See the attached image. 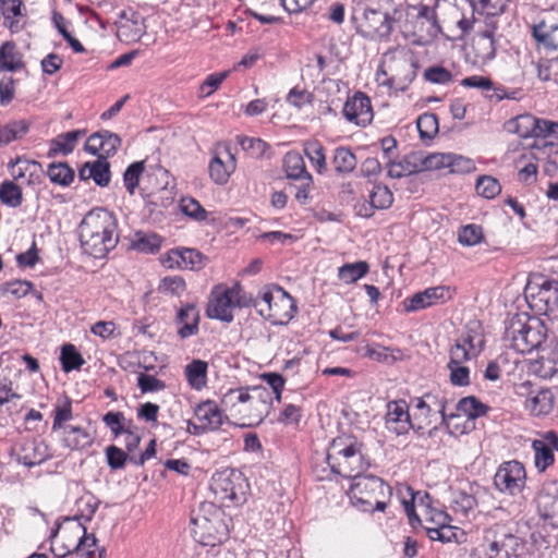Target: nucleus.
Here are the masks:
<instances>
[{"label":"nucleus","mask_w":558,"mask_h":558,"mask_svg":"<svg viewBox=\"0 0 558 558\" xmlns=\"http://www.w3.org/2000/svg\"><path fill=\"white\" fill-rule=\"evenodd\" d=\"M114 217L105 209L88 213L80 225L83 250L95 258L105 257L118 243Z\"/></svg>","instance_id":"obj_1"},{"label":"nucleus","mask_w":558,"mask_h":558,"mask_svg":"<svg viewBox=\"0 0 558 558\" xmlns=\"http://www.w3.org/2000/svg\"><path fill=\"white\" fill-rule=\"evenodd\" d=\"M545 323L525 313L513 315L507 323L504 340L514 351L525 354L539 350L547 341Z\"/></svg>","instance_id":"obj_2"},{"label":"nucleus","mask_w":558,"mask_h":558,"mask_svg":"<svg viewBox=\"0 0 558 558\" xmlns=\"http://www.w3.org/2000/svg\"><path fill=\"white\" fill-rule=\"evenodd\" d=\"M326 461L333 474L352 481L367 468L361 445L350 437L335 438L328 448Z\"/></svg>","instance_id":"obj_3"},{"label":"nucleus","mask_w":558,"mask_h":558,"mask_svg":"<svg viewBox=\"0 0 558 558\" xmlns=\"http://www.w3.org/2000/svg\"><path fill=\"white\" fill-rule=\"evenodd\" d=\"M390 496V486L372 474L357 476L349 488L352 505L363 512L385 511Z\"/></svg>","instance_id":"obj_4"},{"label":"nucleus","mask_w":558,"mask_h":558,"mask_svg":"<svg viewBox=\"0 0 558 558\" xmlns=\"http://www.w3.org/2000/svg\"><path fill=\"white\" fill-rule=\"evenodd\" d=\"M191 534L202 546L215 547L228 537L227 526L220 518V510L213 504L203 505L201 511L191 517Z\"/></svg>","instance_id":"obj_5"},{"label":"nucleus","mask_w":558,"mask_h":558,"mask_svg":"<svg viewBox=\"0 0 558 558\" xmlns=\"http://www.w3.org/2000/svg\"><path fill=\"white\" fill-rule=\"evenodd\" d=\"M260 307L258 314L274 325L288 324L296 313L294 299L281 287H264L259 292Z\"/></svg>","instance_id":"obj_6"},{"label":"nucleus","mask_w":558,"mask_h":558,"mask_svg":"<svg viewBox=\"0 0 558 558\" xmlns=\"http://www.w3.org/2000/svg\"><path fill=\"white\" fill-rule=\"evenodd\" d=\"M247 483L235 469H223L211 476L210 489L217 501L225 507L239 506L246 500Z\"/></svg>","instance_id":"obj_7"},{"label":"nucleus","mask_w":558,"mask_h":558,"mask_svg":"<svg viewBox=\"0 0 558 558\" xmlns=\"http://www.w3.org/2000/svg\"><path fill=\"white\" fill-rule=\"evenodd\" d=\"M525 296L531 307L549 315L558 312V280L537 277L530 280L525 288Z\"/></svg>","instance_id":"obj_8"},{"label":"nucleus","mask_w":558,"mask_h":558,"mask_svg":"<svg viewBox=\"0 0 558 558\" xmlns=\"http://www.w3.org/2000/svg\"><path fill=\"white\" fill-rule=\"evenodd\" d=\"M354 19L357 33L372 40L388 38L395 22L388 11L373 7L372 2L364 8L361 17Z\"/></svg>","instance_id":"obj_9"},{"label":"nucleus","mask_w":558,"mask_h":558,"mask_svg":"<svg viewBox=\"0 0 558 558\" xmlns=\"http://www.w3.org/2000/svg\"><path fill=\"white\" fill-rule=\"evenodd\" d=\"M482 547L487 558H512L518 538L506 525L496 523L485 529Z\"/></svg>","instance_id":"obj_10"},{"label":"nucleus","mask_w":558,"mask_h":558,"mask_svg":"<svg viewBox=\"0 0 558 558\" xmlns=\"http://www.w3.org/2000/svg\"><path fill=\"white\" fill-rule=\"evenodd\" d=\"M494 485L498 492L505 495L521 494L526 485L524 465L517 460L502 462L495 473Z\"/></svg>","instance_id":"obj_11"},{"label":"nucleus","mask_w":558,"mask_h":558,"mask_svg":"<svg viewBox=\"0 0 558 558\" xmlns=\"http://www.w3.org/2000/svg\"><path fill=\"white\" fill-rule=\"evenodd\" d=\"M254 391L259 392V399L254 401V398L248 393L247 387H241L236 389H229L221 398V405L225 411H229L231 415H241L242 417L248 416L247 410L254 405L263 407L267 411V403L263 399V395L269 396V392L260 387H254Z\"/></svg>","instance_id":"obj_12"},{"label":"nucleus","mask_w":558,"mask_h":558,"mask_svg":"<svg viewBox=\"0 0 558 558\" xmlns=\"http://www.w3.org/2000/svg\"><path fill=\"white\" fill-rule=\"evenodd\" d=\"M64 536H71V543L64 544V553L75 551V558H93L97 539L94 534H87L80 520H69L63 530Z\"/></svg>","instance_id":"obj_13"},{"label":"nucleus","mask_w":558,"mask_h":558,"mask_svg":"<svg viewBox=\"0 0 558 558\" xmlns=\"http://www.w3.org/2000/svg\"><path fill=\"white\" fill-rule=\"evenodd\" d=\"M233 310L234 307L229 287L223 284L214 287L206 307L207 317L225 323H231L234 318Z\"/></svg>","instance_id":"obj_14"},{"label":"nucleus","mask_w":558,"mask_h":558,"mask_svg":"<svg viewBox=\"0 0 558 558\" xmlns=\"http://www.w3.org/2000/svg\"><path fill=\"white\" fill-rule=\"evenodd\" d=\"M452 298L450 288L446 286L430 287L403 300L404 311L417 312L434 305L444 304Z\"/></svg>","instance_id":"obj_15"},{"label":"nucleus","mask_w":558,"mask_h":558,"mask_svg":"<svg viewBox=\"0 0 558 558\" xmlns=\"http://www.w3.org/2000/svg\"><path fill=\"white\" fill-rule=\"evenodd\" d=\"M386 409L385 426L389 432L400 436L408 434L410 429H415V423L412 422L404 400L389 401Z\"/></svg>","instance_id":"obj_16"},{"label":"nucleus","mask_w":558,"mask_h":558,"mask_svg":"<svg viewBox=\"0 0 558 558\" xmlns=\"http://www.w3.org/2000/svg\"><path fill=\"white\" fill-rule=\"evenodd\" d=\"M531 387L530 381H524L518 386L519 395L527 393L524 402L525 410L536 416L549 414L554 408V395L551 390L544 388L534 391L531 390Z\"/></svg>","instance_id":"obj_17"},{"label":"nucleus","mask_w":558,"mask_h":558,"mask_svg":"<svg viewBox=\"0 0 558 558\" xmlns=\"http://www.w3.org/2000/svg\"><path fill=\"white\" fill-rule=\"evenodd\" d=\"M415 29V35L417 36L415 43L418 45L428 44L438 37L441 28L434 8L427 4H420L417 7Z\"/></svg>","instance_id":"obj_18"},{"label":"nucleus","mask_w":558,"mask_h":558,"mask_svg":"<svg viewBox=\"0 0 558 558\" xmlns=\"http://www.w3.org/2000/svg\"><path fill=\"white\" fill-rule=\"evenodd\" d=\"M8 170L14 181H22L29 186L39 185L44 177L41 163L24 156L10 160Z\"/></svg>","instance_id":"obj_19"},{"label":"nucleus","mask_w":558,"mask_h":558,"mask_svg":"<svg viewBox=\"0 0 558 558\" xmlns=\"http://www.w3.org/2000/svg\"><path fill=\"white\" fill-rule=\"evenodd\" d=\"M342 113L349 122L360 126H366L374 118L371 99L362 92H356L347 99Z\"/></svg>","instance_id":"obj_20"},{"label":"nucleus","mask_w":558,"mask_h":558,"mask_svg":"<svg viewBox=\"0 0 558 558\" xmlns=\"http://www.w3.org/2000/svg\"><path fill=\"white\" fill-rule=\"evenodd\" d=\"M532 449L535 468L539 472H545L555 463L554 451H558V434L554 430L543 433L539 439L532 441Z\"/></svg>","instance_id":"obj_21"},{"label":"nucleus","mask_w":558,"mask_h":558,"mask_svg":"<svg viewBox=\"0 0 558 558\" xmlns=\"http://www.w3.org/2000/svg\"><path fill=\"white\" fill-rule=\"evenodd\" d=\"M120 145L121 138L118 134L102 130L92 134L87 138L84 147L85 150L92 155H98V157L108 159V157L117 153Z\"/></svg>","instance_id":"obj_22"},{"label":"nucleus","mask_w":558,"mask_h":558,"mask_svg":"<svg viewBox=\"0 0 558 558\" xmlns=\"http://www.w3.org/2000/svg\"><path fill=\"white\" fill-rule=\"evenodd\" d=\"M537 352L538 357L532 364L533 372L544 379L556 376L558 374V344L553 340L546 341Z\"/></svg>","instance_id":"obj_23"},{"label":"nucleus","mask_w":558,"mask_h":558,"mask_svg":"<svg viewBox=\"0 0 558 558\" xmlns=\"http://www.w3.org/2000/svg\"><path fill=\"white\" fill-rule=\"evenodd\" d=\"M531 35L538 50L558 51V24L541 20L531 26ZM556 60H558V53Z\"/></svg>","instance_id":"obj_24"},{"label":"nucleus","mask_w":558,"mask_h":558,"mask_svg":"<svg viewBox=\"0 0 558 558\" xmlns=\"http://www.w3.org/2000/svg\"><path fill=\"white\" fill-rule=\"evenodd\" d=\"M201 315L194 303L183 304L177 312L174 323L178 336L187 339L198 333Z\"/></svg>","instance_id":"obj_25"},{"label":"nucleus","mask_w":558,"mask_h":558,"mask_svg":"<svg viewBox=\"0 0 558 558\" xmlns=\"http://www.w3.org/2000/svg\"><path fill=\"white\" fill-rule=\"evenodd\" d=\"M194 415L197 422L202 423L208 432L218 430L228 420L214 400H206L197 404L194 409Z\"/></svg>","instance_id":"obj_26"},{"label":"nucleus","mask_w":558,"mask_h":558,"mask_svg":"<svg viewBox=\"0 0 558 558\" xmlns=\"http://www.w3.org/2000/svg\"><path fill=\"white\" fill-rule=\"evenodd\" d=\"M78 178L82 181L92 179L101 187L108 186L111 180L110 163L104 157H98L95 161H87L78 170Z\"/></svg>","instance_id":"obj_27"},{"label":"nucleus","mask_w":558,"mask_h":558,"mask_svg":"<svg viewBox=\"0 0 558 558\" xmlns=\"http://www.w3.org/2000/svg\"><path fill=\"white\" fill-rule=\"evenodd\" d=\"M50 458L48 446L36 439L25 440L17 456L19 463L27 468L39 465Z\"/></svg>","instance_id":"obj_28"},{"label":"nucleus","mask_w":558,"mask_h":558,"mask_svg":"<svg viewBox=\"0 0 558 558\" xmlns=\"http://www.w3.org/2000/svg\"><path fill=\"white\" fill-rule=\"evenodd\" d=\"M25 69L23 53L16 44L8 40L0 46V72H16Z\"/></svg>","instance_id":"obj_29"},{"label":"nucleus","mask_w":558,"mask_h":558,"mask_svg":"<svg viewBox=\"0 0 558 558\" xmlns=\"http://www.w3.org/2000/svg\"><path fill=\"white\" fill-rule=\"evenodd\" d=\"M226 153L229 160L225 162L219 156H214L209 162V175L211 180L219 185H223L228 182L231 173L235 170L236 161L235 157L231 151L226 148Z\"/></svg>","instance_id":"obj_30"},{"label":"nucleus","mask_w":558,"mask_h":558,"mask_svg":"<svg viewBox=\"0 0 558 558\" xmlns=\"http://www.w3.org/2000/svg\"><path fill=\"white\" fill-rule=\"evenodd\" d=\"M94 441V437L80 426L68 425L62 430V444L71 450H84Z\"/></svg>","instance_id":"obj_31"},{"label":"nucleus","mask_w":558,"mask_h":558,"mask_svg":"<svg viewBox=\"0 0 558 558\" xmlns=\"http://www.w3.org/2000/svg\"><path fill=\"white\" fill-rule=\"evenodd\" d=\"M421 153L408 154L399 162H389L388 175L392 179H400L417 172H421Z\"/></svg>","instance_id":"obj_32"},{"label":"nucleus","mask_w":558,"mask_h":558,"mask_svg":"<svg viewBox=\"0 0 558 558\" xmlns=\"http://www.w3.org/2000/svg\"><path fill=\"white\" fill-rule=\"evenodd\" d=\"M283 168L289 179L313 181L307 172L302 155L298 151H289L283 158Z\"/></svg>","instance_id":"obj_33"},{"label":"nucleus","mask_w":558,"mask_h":558,"mask_svg":"<svg viewBox=\"0 0 558 558\" xmlns=\"http://www.w3.org/2000/svg\"><path fill=\"white\" fill-rule=\"evenodd\" d=\"M208 363L195 359L184 367V376L191 388L203 389L207 384Z\"/></svg>","instance_id":"obj_34"},{"label":"nucleus","mask_w":558,"mask_h":558,"mask_svg":"<svg viewBox=\"0 0 558 558\" xmlns=\"http://www.w3.org/2000/svg\"><path fill=\"white\" fill-rule=\"evenodd\" d=\"M488 26L489 28L482 31L475 40L476 53L482 61L492 60L496 54L494 40V29L496 26L494 22H490Z\"/></svg>","instance_id":"obj_35"},{"label":"nucleus","mask_w":558,"mask_h":558,"mask_svg":"<svg viewBox=\"0 0 558 558\" xmlns=\"http://www.w3.org/2000/svg\"><path fill=\"white\" fill-rule=\"evenodd\" d=\"M537 509L544 520L558 527V496L542 492L537 497Z\"/></svg>","instance_id":"obj_36"},{"label":"nucleus","mask_w":558,"mask_h":558,"mask_svg":"<svg viewBox=\"0 0 558 558\" xmlns=\"http://www.w3.org/2000/svg\"><path fill=\"white\" fill-rule=\"evenodd\" d=\"M236 142L248 157L254 159L269 158L270 146L262 138L238 135Z\"/></svg>","instance_id":"obj_37"},{"label":"nucleus","mask_w":558,"mask_h":558,"mask_svg":"<svg viewBox=\"0 0 558 558\" xmlns=\"http://www.w3.org/2000/svg\"><path fill=\"white\" fill-rule=\"evenodd\" d=\"M170 259L175 260L178 267L183 269L194 270L203 267V255L194 248L173 250Z\"/></svg>","instance_id":"obj_38"},{"label":"nucleus","mask_w":558,"mask_h":558,"mask_svg":"<svg viewBox=\"0 0 558 558\" xmlns=\"http://www.w3.org/2000/svg\"><path fill=\"white\" fill-rule=\"evenodd\" d=\"M25 5L22 0H0V11L11 33H17L22 27L13 17L22 16Z\"/></svg>","instance_id":"obj_39"},{"label":"nucleus","mask_w":558,"mask_h":558,"mask_svg":"<svg viewBox=\"0 0 558 558\" xmlns=\"http://www.w3.org/2000/svg\"><path fill=\"white\" fill-rule=\"evenodd\" d=\"M331 162L335 171L339 174L352 172L357 165V160L353 151L350 148L343 146L337 147L333 150Z\"/></svg>","instance_id":"obj_40"},{"label":"nucleus","mask_w":558,"mask_h":558,"mask_svg":"<svg viewBox=\"0 0 558 558\" xmlns=\"http://www.w3.org/2000/svg\"><path fill=\"white\" fill-rule=\"evenodd\" d=\"M368 270L369 265L365 260L348 263L338 268V278L345 284H352L363 278Z\"/></svg>","instance_id":"obj_41"},{"label":"nucleus","mask_w":558,"mask_h":558,"mask_svg":"<svg viewBox=\"0 0 558 558\" xmlns=\"http://www.w3.org/2000/svg\"><path fill=\"white\" fill-rule=\"evenodd\" d=\"M84 134V130H75L60 134L52 141L49 155L57 153H62L63 155L71 154L74 150L78 138Z\"/></svg>","instance_id":"obj_42"},{"label":"nucleus","mask_w":558,"mask_h":558,"mask_svg":"<svg viewBox=\"0 0 558 558\" xmlns=\"http://www.w3.org/2000/svg\"><path fill=\"white\" fill-rule=\"evenodd\" d=\"M69 520L71 519L66 518L63 524H59L57 529L51 532L50 550L54 558H75V551L63 553V555H59L66 550L65 548L63 549V546H65L64 544L71 543V536L63 535V530L66 527V522Z\"/></svg>","instance_id":"obj_43"},{"label":"nucleus","mask_w":558,"mask_h":558,"mask_svg":"<svg viewBox=\"0 0 558 558\" xmlns=\"http://www.w3.org/2000/svg\"><path fill=\"white\" fill-rule=\"evenodd\" d=\"M456 408L460 416L464 415L469 420L480 417L484 415L488 410L486 404L482 403L477 398L473 396L460 399Z\"/></svg>","instance_id":"obj_44"},{"label":"nucleus","mask_w":558,"mask_h":558,"mask_svg":"<svg viewBox=\"0 0 558 558\" xmlns=\"http://www.w3.org/2000/svg\"><path fill=\"white\" fill-rule=\"evenodd\" d=\"M536 118L532 114H521L507 122V130L522 138L533 137Z\"/></svg>","instance_id":"obj_45"},{"label":"nucleus","mask_w":558,"mask_h":558,"mask_svg":"<svg viewBox=\"0 0 558 558\" xmlns=\"http://www.w3.org/2000/svg\"><path fill=\"white\" fill-rule=\"evenodd\" d=\"M427 536L430 541H438L442 544L447 543H460L461 537L464 536V532L447 523L439 529H427Z\"/></svg>","instance_id":"obj_46"},{"label":"nucleus","mask_w":558,"mask_h":558,"mask_svg":"<svg viewBox=\"0 0 558 558\" xmlns=\"http://www.w3.org/2000/svg\"><path fill=\"white\" fill-rule=\"evenodd\" d=\"M415 408H428L434 411V414H438L441 420L446 413L447 399L439 392H427L420 398L413 400Z\"/></svg>","instance_id":"obj_47"},{"label":"nucleus","mask_w":558,"mask_h":558,"mask_svg":"<svg viewBox=\"0 0 558 558\" xmlns=\"http://www.w3.org/2000/svg\"><path fill=\"white\" fill-rule=\"evenodd\" d=\"M473 350L474 344L470 336L464 337L460 341H457L450 350V361L448 365H459L465 361H469L472 355H476L475 352H472Z\"/></svg>","instance_id":"obj_48"},{"label":"nucleus","mask_w":558,"mask_h":558,"mask_svg":"<svg viewBox=\"0 0 558 558\" xmlns=\"http://www.w3.org/2000/svg\"><path fill=\"white\" fill-rule=\"evenodd\" d=\"M161 246V239L155 233L137 231L132 240V247L142 253H155Z\"/></svg>","instance_id":"obj_49"},{"label":"nucleus","mask_w":558,"mask_h":558,"mask_svg":"<svg viewBox=\"0 0 558 558\" xmlns=\"http://www.w3.org/2000/svg\"><path fill=\"white\" fill-rule=\"evenodd\" d=\"M473 13L495 17L505 12L508 0H472Z\"/></svg>","instance_id":"obj_50"},{"label":"nucleus","mask_w":558,"mask_h":558,"mask_svg":"<svg viewBox=\"0 0 558 558\" xmlns=\"http://www.w3.org/2000/svg\"><path fill=\"white\" fill-rule=\"evenodd\" d=\"M304 154L318 173L326 171L325 148L318 141H308L304 144Z\"/></svg>","instance_id":"obj_51"},{"label":"nucleus","mask_w":558,"mask_h":558,"mask_svg":"<svg viewBox=\"0 0 558 558\" xmlns=\"http://www.w3.org/2000/svg\"><path fill=\"white\" fill-rule=\"evenodd\" d=\"M0 201L8 207L16 208L23 202L22 189L13 181H4L0 186Z\"/></svg>","instance_id":"obj_52"},{"label":"nucleus","mask_w":558,"mask_h":558,"mask_svg":"<svg viewBox=\"0 0 558 558\" xmlns=\"http://www.w3.org/2000/svg\"><path fill=\"white\" fill-rule=\"evenodd\" d=\"M28 131V124L23 121H12L0 128V146H5L21 138Z\"/></svg>","instance_id":"obj_53"},{"label":"nucleus","mask_w":558,"mask_h":558,"mask_svg":"<svg viewBox=\"0 0 558 558\" xmlns=\"http://www.w3.org/2000/svg\"><path fill=\"white\" fill-rule=\"evenodd\" d=\"M60 362L65 373L78 369L85 363L82 354L71 343L61 348Z\"/></svg>","instance_id":"obj_54"},{"label":"nucleus","mask_w":558,"mask_h":558,"mask_svg":"<svg viewBox=\"0 0 558 558\" xmlns=\"http://www.w3.org/2000/svg\"><path fill=\"white\" fill-rule=\"evenodd\" d=\"M483 241V228L478 225H465L458 230V242L463 246H474Z\"/></svg>","instance_id":"obj_55"},{"label":"nucleus","mask_w":558,"mask_h":558,"mask_svg":"<svg viewBox=\"0 0 558 558\" xmlns=\"http://www.w3.org/2000/svg\"><path fill=\"white\" fill-rule=\"evenodd\" d=\"M47 174L51 182L63 186L69 185L74 179V171L65 162L51 163Z\"/></svg>","instance_id":"obj_56"},{"label":"nucleus","mask_w":558,"mask_h":558,"mask_svg":"<svg viewBox=\"0 0 558 558\" xmlns=\"http://www.w3.org/2000/svg\"><path fill=\"white\" fill-rule=\"evenodd\" d=\"M145 171V161H135L131 163L123 173V183L126 191L133 195L138 186L140 179Z\"/></svg>","instance_id":"obj_57"},{"label":"nucleus","mask_w":558,"mask_h":558,"mask_svg":"<svg viewBox=\"0 0 558 558\" xmlns=\"http://www.w3.org/2000/svg\"><path fill=\"white\" fill-rule=\"evenodd\" d=\"M229 289L231 292L234 308L253 306L258 311V308L260 307V298L258 295L256 298H253L251 294H247L239 283L234 284Z\"/></svg>","instance_id":"obj_58"},{"label":"nucleus","mask_w":558,"mask_h":558,"mask_svg":"<svg viewBox=\"0 0 558 558\" xmlns=\"http://www.w3.org/2000/svg\"><path fill=\"white\" fill-rule=\"evenodd\" d=\"M421 138H433L438 132V118L435 113L425 112L416 121Z\"/></svg>","instance_id":"obj_59"},{"label":"nucleus","mask_w":558,"mask_h":558,"mask_svg":"<svg viewBox=\"0 0 558 558\" xmlns=\"http://www.w3.org/2000/svg\"><path fill=\"white\" fill-rule=\"evenodd\" d=\"M450 153H435L424 156L421 153V171L448 169Z\"/></svg>","instance_id":"obj_60"},{"label":"nucleus","mask_w":558,"mask_h":558,"mask_svg":"<svg viewBox=\"0 0 558 558\" xmlns=\"http://www.w3.org/2000/svg\"><path fill=\"white\" fill-rule=\"evenodd\" d=\"M72 417V402L69 398H65L62 403H58L54 408L52 432L63 430L64 423L71 421Z\"/></svg>","instance_id":"obj_61"},{"label":"nucleus","mask_w":558,"mask_h":558,"mask_svg":"<svg viewBox=\"0 0 558 558\" xmlns=\"http://www.w3.org/2000/svg\"><path fill=\"white\" fill-rule=\"evenodd\" d=\"M423 521L425 523L423 525V527H424L425 532L427 533V529H439L442 525L450 523L451 518L444 510L427 507L425 509Z\"/></svg>","instance_id":"obj_62"},{"label":"nucleus","mask_w":558,"mask_h":558,"mask_svg":"<svg viewBox=\"0 0 558 558\" xmlns=\"http://www.w3.org/2000/svg\"><path fill=\"white\" fill-rule=\"evenodd\" d=\"M478 195L485 198H494L501 192V185L497 179L490 175L480 177L475 185Z\"/></svg>","instance_id":"obj_63"},{"label":"nucleus","mask_w":558,"mask_h":558,"mask_svg":"<svg viewBox=\"0 0 558 558\" xmlns=\"http://www.w3.org/2000/svg\"><path fill=\"white\" fill-rule=\"evenodd\" d=\"M369 202L376 209H386L392 205L393 195L385 185H375L369 194Z\"/></svg>","instance_id":"obj_64"}]
</instances>
